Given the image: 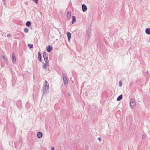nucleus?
I'll return each instance as SVG.
<instances>
[{"instance_id":"dca6fc26","label":"nucleus","mask_w":150,"mask_h":150,"mask_svg":"<svg viewBox=\"0 0 150 150\" xmlns=\"http://www.w3.org/2000/svg\"><path fill=\"white\" fill-rule=\"evenodd\" d=\"M72 21L71 23H72V24H73L76 21V17L75 16H72Z\"/></svg>"},{"instance_id":"5701e85b","label":"nucleus","mask_w":150,"mask_h":150,"mask_svg":"<svg viewBox=\"0 0 150 150\" xmlns=\"http://www.w3.org/2000/svg\"><path fill=\"white\" fill-rule=\"evenodd\" d=\"M33 1L36 3H37L38 2V0H33Z\"/></svg>"},{"instance_id":"1a4fd4ad","label":"nucleus","mask_w":150,"mask_h":150,"mask_svg":"<svg viewBox=\"0 0 150 150\" xmlns=\"http://www.w3.org/2000/svg\"><path fill=\"white\" fill-rule=\"evenodd\" d=\"M71 13L70 11H69L67 12V17L68 19H69L71 17Z\"/></svg>"},{"instance_id":"aec40b11","label":"nucleus","mask_w":150,"mask_h":150,"mask_svg":"<svg viewBox=\"0 0 150 150\" xmlns=\"http://www.w3.org/2000/svg\"><path fill=\"white\" fill-rule=\"evenodd\" d=\"M24 32L25 33H27L28 32V31H29L28 29L27 28H24Z\"/></svg>"},{"instance_id":"f3484780","label":"nucleus","mask_w":150,"mask_h":150,"mask_svg":"<svg viewBox=\"0 0 150 150\" xmlns=\"http://www.w3.org/2000/svg\"><path fill=\"white\" fill-rule=\"evenodd\" d=\"M47 66H48L47 64L46 63H45L42 65V68L44 69H46Z\"/></svg>"},{"instance_id":"9d476101","label":"nucleus","mask_w":150,"mask_h":150,"mask_svg":"<svg viewBox=\"0 0 150 150\" xmlns=\"http://www.w3.org/2000/svg\"><path fill=\"white\" fill-rule=\"evenodd\" d=\"M67 35L68 38V40L69 41L70 40L71 38V34L69 32H67Z\"/></svg>"},{"instance_id":"4be33fe9","label":"nucleus","mask_w":150,"mask_h":150,"mask_svg":"<svg viewBox=\"0 0 150 150\" xmlns=\"http://www.w3.org/2000/svg\"><path fill=\"white\" fill-rule=\"evenodd\" d=\"M122 85V83L121 81H120L119 82V86H121Z\"/></svg>"},{"instance_id":"f8f14e48","label":"nucleus","mask_w":150,"mask_h":150,"mask_svg":"<svg viewBox=\"0 0 150 150\" xmlns=\"http://www.w3.org/2000/svg\"><path fill=\"white\" fill-rule=\"evenodd\" d=\"M145 32L147 34L150 35V28H147L146 29Z\"/></svg>"},{"instance_id":"bb28decb","label":"nucleus","mask_w":150,"mask_h":150,"mask_svg":"<svg viewBox=\"0 0 150 150\" xmlns=\"http://www.w3.org/2000/svg\"><path fill=\"white\" fill-rule=\"evenodd\" d=\"M51 150H54V147H52Z\"/></svg>"},{"instance_id":"f257e3e1","label":"nucleus","mask_w":150,"mask_h":150,"mask_svg":"<svg viewBox=\"0 0 150 150\" xmlns=\"http://www.w3.org/2000/svg\"><path fill=\"white\" fill-rule=\"evenodd\" d=\"M49 89V83L47 81H45L43 88V94L46 93Z\"/></svg>"},{"instance_id":"393cba45","label":"nucleus","mask_w":150,"mask_h":150,"mask_svg":"<svg viewBox=\"0 0 150 150\" xmlns=\"http://www.w3.org/2000/svg\"><path fill=\"white\" fill-rule=\"evenodd\" d=\"M142 139H144L145 138V137L144 135H143L142 136Z\"/></svg>"},{"instance_id":"6e6552de","label":"nucleus","mask_w":150,"mask_h":150,"mask_svg":"<svg viewBox=\"0 0 150 150\" xmlns=\"http://www.w3.org/2000/svg\"><path fill=\"white\" fill-rule=\"evenodd\" d=\"M47 51L48 52H50L51 51L52 49V46L49 45L47 47Z\"/></svg>"},{"instance_id":"c756f323","label":"nucleus","mask_w":150,"mask_h":150,"mask_svg":"<svg viewBox=\"0 0 150 150\" xmlns=\"http://www.w3.org/2000/svg\"><path fill=\"white\" fill-rule=\"evenodd\" d=\"M146 73L147 74H148L149 73L148 71H147Z\"/></svg>"},{"instance_id":"6ab92c4d","label":"nucleus","mask_w":150,"mask_h":150,"mask_svg":"<svg viewBox=\"0 0 150 150\" xmlns=\"http://www.w3.org/2000/svg\"><path fill=\"white\" fill-rule=\"evenodd\" d=\"M88 37L89 38L90 36L91 35V30L90 29H88Z\"/></svg>"},{"instance_id":"c85d7f7f","label":"nucleus","mask_w":150,"mask_h":150,"mask_svg":"<svg viewBox=\"0 0 150 150\" xmlns=\"http://www.w3.org/2000/svg\"><path fill=\"white\" fill-rule=\"evenodd\" d=\"M149 42H150V37L149 38Z\"/></svg>"},{"instance_id":"423d86ee","label":"nucleus","mask_w":150,"mask_h":150,"mask_svg":"<svg viewBox=\"0 0 150 150\" xmlns=\"http://www.w3.org/2000/svg\"><path fill=\"white\" fill-rule=\"evenodd\" d=\"M42 132H39L37 133V137L38 138H41L42 137Z\"/></svg>"},{"instance_id":"0eeeda50","label":"nucleus","mask_w":150,"mask_h":150,"mask_svg":"<svg viewBox=\"0 0 150 150\" xmlns=\"http://www.w3.org/2000/svg\"><path fill=\"white\" fill-rule=\"evenodd\" d=\"M1 57L2 59H4V62L7 64H8V61L6 58V56L4 55H2Z\"/></svg>"},{"instance_id":"b1692460","label":"nucleus","mask_w":150,"mask_h":150,"mask_svg":"<svg viewBox=\"0 0 150 150\" xmlns=\"http://www.w3.org/2000/svg\"><path fill=\"white\" fill-rule=\"evenodd\" d=\"M7 36L8 37H11V34H8V35H7Z\"/></svg>"},{"instance_id":"cd10ccee","label":"nucleus","mask_w":150,"mask_h":150,"mask_svg":"<svg viewBox=\"0 0 150 150\" xmlns=\"http://www.w3.org/2000/svg\"><path fill=\"white\" fill-rule=\"evenodd\" d=\"M22 142V140H20V141H19V143H21Z\"/></svg>"},{"instance_id":"9b49d317","label":"nucleus","mask_w":150,"mask_h":150,"mask_svg":"<svg viewBox=\"0 0 150 150\" xmlns=\"http://www.w3.org/2000/svg\"><path fill=\"white\" fill-rule=\"evenodd\" d=\"M38 58L39 59V61L41 62V54L40 52H39L38 53Z\"/></svg>"},{"instance_id":"f03ea898","label":"nucleus","mask_w":150,"mask_h":150,"mask_svg":"<svg viewBox=\"0 0 150 150\" xmlns=\"http://www.w3.org/2000/svg\"><path fill=\"white\" fill-rule=\"evenodd\" d=\"M130 106L132 109H134L136 106V103L134 99L132 98L130 101Z\"/></svg>"},{"instance_id":"39448f33","label":"nucleus","mask_w":150,"mask_h":150,"mask_svg":"<svg viewBox=\"0 0 150 150\" xmlns=\"http://www.w3.org/2000/svg\"><path fill=\"white\" fill-rule=\"evenodd\" d=\"M82 10L83 12H85L87 10V8L86 6L84 4L82 5Z\"/></svg>"},{"instance_id":"ddd939ff","label":"nucleus","mask_w":150,"mask_h":150,"mask_svg":"<svg viewBox=\"0 0 150 150\" xmlns=\"http://www.w3.org/2000/svg\"><path fill=\"white\" fill-rule=\"evenodd\" d=\"M48 54L46 52H44L43 54V57L44 58L48 57Z\"/></svg>"},{"instance_id":"7ed1b4c3","label":"nucleus","mask_w":150,"mask_h":150,"mask_svg":"<svg viewBox=\"0 0 150 150\" xmlns=\"http://www.w3.org/2000/svg\"><path fill=\"white\" fill-rule=\"evenodd\" d=\"M62 75L64 83L65 85H66L68 84V80L66 75L63 74Z\"/></svg>"},{"instance_id":"4468645a","label":"nucleus","mask_w":150,"mask_h":150,"mask_svg":"<svg viewBox=\"0 0 150 150\" xmlns=\"http://www.w3.org/2000/svg\"><path fill=\"white\" fill-rule=\"evenodd\" d=\"M44 60L45 63L47 64L48 66H49V61L48 60V57L44 58Z\"/></svg>"},{"instance_id":"a878e982","label":"nucleus","mask_w":150,"mask_h":150,"mask_svg":"<svg viewBox=\"0 0 150 150\" xmlns=\"http://www.w3.org/2000/svg\"><path fill=\"white\" fill-rule=\"evenodd\" d=\"M98 139L100 141H101L102 140V139L100 137H98Z\"/></svg>"},{"instance_id":"2eb2a0df","label":"nucleus","mask_w":150,"mask_h":150,"mask_svg":"<svg viewBox=\"0 0 150 150\" xmlns=\"http://www.w3.org/2000/svg\"><path fill=\"white\" fill-rule=\"evenodd\" d=\"M122 95H120L117 98V101H119L120 100L122 99Z\"/></svg>"},{"instance_id":"412c9836","label":"nucleus","mask_w":150,"mask_h":150,"mask_svg":"<svg viewBox=\"0 0 150 150\" xmlns=\"http://www.w3.org/2000/svg\"><path fill=\"white\" fill-rule=\"evenodd\" d=\"M28 47L30 48H31L33 47V45L32 44H29L28 45Z\"/></svg>"},{"instance_id":"a211bd4d","label":"nucleus","mask_w":150,"mask_h":150,"mask_svg":"<svg viewBox=\"0 0 150 150\" xmlns=\"http://www.w3.org/2000/svg\"><path fill=\"white\" fill-rule=\"evenodd\" d=\"M30 24L31 22L29 21H27L26 23V25L28 27H29L30 26Z\"/></svg>"},{"instance_id":"20e7f679","label":"nucleus","mask_w":150,"mask_h":150,"mask_svg":"<svg viewBox=\"0 0 150 150\" xmlns=\"http://www.w3.org/2000/svg\"><path fill=\"white\" fill-rule=\"evenodd\" d=\"M12 62L13 64H14L16 62V58L14 52L12 53Z\"/></svg>"}]
</instances>
